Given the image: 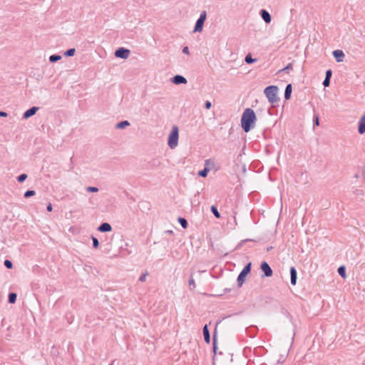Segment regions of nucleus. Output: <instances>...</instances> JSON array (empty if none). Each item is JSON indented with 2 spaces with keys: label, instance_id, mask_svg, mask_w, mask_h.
<instances>
[{
  "label": "nucleus",
  "instance_id": "nucleus-1",
  "mask_svg": "<svg viewBox=\"0 0 365 365\" xmlns=\"http://www.w3.org/2000/svg\"><path fill=\"white\" fill-rule=\"evenodd\" d=\"M257 117L255 111L250 108H246L241 117V126L245 133H248L255 125Z\"/></svg>",
  "mask_w": 365,
  "mask_h": 365
},
{
  "label": "nucleus",
  "instance_id": "nucleus-2",
  "mask_svg": "<svg viewBox=\"0 0 365 365\" xmlns=\"http://www.w3.org/2000/svg\"><path fill=\"white\" fill-rule=\"evenodd\" d=\"M278 87L277 86H269L264 88V93L271 103H276L279 101L277 97Z\"/></svg>",
  "mask_w": 365,
  "mask_h": 365
},
{
  "label": "nucleus",
  "instance_id": "nucleus-3",
  "mask_svg": "<svg viewBox=\"0 0 365 365\" xmlns=\"http://www.w3.org/2000/svg\"><path fill=\"white\" fill-rule=\"evenodd\" d=\"M179 130L178 126L174 125L168 135V144L172 149L175 148L178 143Z\"/></svg>",
  "mask_w": 365,
  "mask_h": 365
},
{
  "label": "nucleus",
  "instance_id": "nucleus-4",
  "mask_svg": "<svg viewBox=\"0 0 365 365\" xmlns=\"http://www.w3.org/2000/svg\"><path fill=\"white\" fill-rule=\"evenodd\" d=\"M251 269H252V263L249 262L244 267L242 270L240 272V274L237 277V286L239 287H241L242 286L243 283L245 281L246 277L247 276V274H249L250 273Z\"/></svg>",
  "mask_w": 365,
  "mask_h": 365
},
{
  "label": "nucleus",
  "instance_id": "nucleus-5",
  "mask_svg": "<svg viewBox=\"0 0 365 365\" xmlns=\"http://www.w3.org/2000/svg\"><path fill=\"white\" fill-rule=\"evenodd\" d=\"M207 18V12L206 11H202L200 13V17L197 20L195 27H194V32H201L203 29V25L205 24V21Z\"/></svg>",
  "mask_w": 365,
  "mask_h": 365
},
{
  "label": "nucleus",
  "instance_id": "nucleus-6",
  "mask_svg": "<svg viewBox=\"0 0 365 365\" xmlns=\"http://www.w3.org/2000/svg\"><path fill=\"white\" fill-rule=\"evenodd\" d=\"M260 269L263 272L262 277H269L273 274V271L267 262H262L260 264Z\"/></svg>",
  "mask_w": 365,
  "mask_h": 365
},
{
  "label": "nucleus",
  "instance_id": "nucleus-7",
  "mask_svg": "<svg viewBox=\"0 0 365 365\" xmlns=\"http://www.w3.org/2000/svg\"><path fill=\"white\" fill-rule=\"evenodd\" d=\"M130 50L128 48H125L124 47H120L115 51V56L117 58H120L122 59H126L128 58L130 55Z\"/></svg>",
  "mask_w": 365,
  "mask_h": 365
},
{
  "label": "nucleus",
  "instance_id": "nucleus-8",
  "mask_svg": "<svg viewBox=\"0 0 365 365\" xmlns=\"http://www.w3.org/2000/svg\"><path fill=\"white\" fill-rule=\"evenodd\" d=\"M171 82L175 85L186 84L187 79L181 75H175L171 78Z\"/></svg>",
  "mask_w": 365,
  "mask_h": 365
},
{
  "label": "nucleus",
  "instance_id": "nucleus-9",
  "mask_svg": "<svg viewBox=\"0 0 365 365\" xmlns=\"http://www.w3.org/2000/svg\"><path fill=\"white\" fill-rule=\"evenodd\" d=\"M38 109L39 108L36 106L30 108L24 113L23 118L28 119L29 118L34 115Z\"/></svg>",
  "mask_w": 365,
  "mask_h": 365
},
{
  "label": "nucleus",
  "instance_id": "nucleus-10",
  "mask_svg": "<svg viewBox=\"0 0 365 365\" xmlns=\"http://www.w3.org/2000/svg\"><path fill=\"white\" fill-rule=\"evenodd\" d=\"M333 56L338 63L342 62L344 58V53L341 50H334L332 52Z\"/></svg>",
  "mask_w": 365,
  "mask_h": 365
},
{
  "label": "nucleus",
  "instance_id": "nucleus-11",
  "mask_svg": "<svg viewBox=\"0 0 365 365\" xmlns=\"http://www.w3.org/2000/svg\"><path fill=\"white\" fill-rule=\"evenodd\" d=\"M210 161H211L210 159L205 160V168L202 169V170H200L198 172V175L200 177L205 178V177L207 176V174H208V173L210 171V169L207 166L210 165Z\"/></svg>",
  "mask_w": 365,
  "mask_h": 365
},
{
  "label": "nucleus",
  "instance_id": "nucleus-12",
  "mask_svg": "<svg viewBox=\"0 0 365 365\" xmlns=\"http://www.w3.org/2000/svg\"><path fill=\"white\" fill-rule=\"evenodd\" d=\"M297 272L294 267H290V282L291 284L294 286L297 284Z\"/></svg>",
  "mask_w": 365,
  "mask_h": 365
},
{
  "label": "nucleus",
  "instance_id": "nucleus-13",
  "mask_svg": "<svg viewBox=\"0 0 365 365\" xmlns=\"http://www.w3.org/2000/svg\"><path fill=\"white\" fill-rule=\"evenodd\" d=\"M358 132L361 135L365 133V113L361 116L359 121Z\"/></svg>",
  "mask_w": 365,
  "mask_h": 365
},
{
  "label": "nucleus",
  "instance_id": "nucleus-14",
  "mask_svg": "<svg viewBox=\"0 0 365 365\" xmlns=\"http://www.w3.org/2000/svg\"><path fill=\"white\" fill-rule=\"evenodd\" d=\"M259 14H260L262 19L264 21V22L266 24H269L271 22V21H272L271 15L267 10L262 9L259 11Z\"/></svg>",
  "mask_w": 365,
  "mask_h": 365
},
{
  "label": "nucleus",
  "instance_id": "nucleus-15",
  "mask_svg": "<svg viewBox=\"0 0 365 365\" xmlns=\"http://www.w3.org/2000/svg\"><path fill=\"white\" fill-rule=\"evenodd\" d=\"M98 230L101 232H107L112 230V227L108 222H103L98 227Z\"/></svg>",
  "mask_w": 365,
  "mask_h": 365
},
{
  "label": "nucleus",
  "instance_id": "nucleus-16",
  "mask_svg": "<svg viewBox=\"0 0 365 365\" xmlns=\"http://www.w3.org/2000/svg\"><path fill=\"white\" fill-rule=\"evenodd\" d=\"M204 340L207 344L210 343V334L207 324H205L202 328Z\"/></svg>",
  "mask_w": 365,
  "mask_h": 365
},
{
  "label": "nucleus",
  "instance_id": "nucleus-17",
  "mask_svg": "<svg viewBox=\"0 0 365 365\" xmlns=\"http://www.w3.org/2000/svg\"><path fill=\"white\" fill-rule=\"evenodd\" d=\"M257 327L255 326H250L246 329V333L250 337H255L257 334Z\"/></svg>",
  "mask_w": 365,
  "mask_h": 365
},
{
  "label": "nucleus",
  "instance_id": "nucleus-18",
  "mask_svg": "<svg viewBox=\"0 0 365 365\" xmlns=\"http://www.w3.org/2000/svg\"><path fill=\"white\" fill-rule=\"evenodd\" d=\"M292 91V84H287L285 88L284 91V98L285 100H289L291 98Z\"/></svg>",
  "mask_w": 365,
  "mask_h": 365
},
{
  "label": "nucleus",
  "instance_id": "nucleus-19",
  "mask_svg": "<svg viewBox=\"0 0 365 365\" xmlns=\"http://www.w3.org/2000/svg\"><path fill=\"white\" fill-rule=\"evenodd\" d=\"M129 125L130 123L128 120H122L116 124L115 128L118 129H124Z\"/></svg>",
  "mask_w": 365,
  "mask_h": 365
},
{
  "label": "nucleus",
  "instance_id": "nucleus-20",
  "mask_svg": "<svg viewBox=\"0 0 365 365\" xmlns=\"http://www.w3.org/2000/svg\"><path fill=\"white\" fill-rule=\"evenodd\" d=\"M17 294L15 292H10L8 296V302L10 304H14L16 302Z\"/></svg>",
  "mask_w": 365,
  "mask_h": 365
},
{
  "label": "nucleus",
  "instance_id": "nucleus-21",
  "mask_svg": "<svg viewBox=\"0 0 365 365\" xmlns=\"http://www.w3.org/2000/svg\"><path fill=\"white\" fill-rule=\"evenodd\" d=\"M212 341H213V343H212L213 344L212 351H213L214 354H216L217 349V331H216V330L215 331V332L213 334Z\"/></svg>",
  "mask_w": 365,
  "mask_h": 365
},
{
  "label": "nucleus",
  "instance_id": "nucleus-22",
  "mask_svg": "<svg viewBox=\"0 0 365 365\" xmlns=\"http://www.w3.org/2000/svg\"><path fill=\"white\" fill-rule=\"evenodd\" d=\"M178 221L182 228L186 229L187 227L188 223L185 218L180 217H178Z\"/></svg>",
  "mask_w": 365,
  "mask_h": 365
},
{
  "label": "nucleus",
  "instance_id": "nucleus-23",
  "mask_svg": "<svg viewBox=\"0 0 365 365\" xmlns=\"http://www.w3.org/2000/svg\"><path fill=\"white\" fill-rule=\"evenodd\" d=\"M338 273L342 277V278H346V267L344 265H341L340 266L339 268H338Z\"/></svg>",
  "mask_w": 365,
  "mask_h": 365
},
{
  "label": "nucleus",
  "instance_id": "nucleus-24",
  "mask_svg": "<svg viewBox=\"0 0 365 365\" xmlns=\"http://www.w3.org/2000/svg\"><path fill=\"white\" fill-rule=\"evenodd\" d=\"M61 59V56L58 55V54H53V55L50 56V57H49V61L51 63H56Z\"/></svg>",
  "mask_w": 365,
  "mask_h": 365
},
{
  "label": "nucleus",
  "instance_id": "nucleus-25",
  "mask_svg": "<svg viewBox=\"0 0 365 365\" xmlns=\"http://www.w3.org/2000/svg\"><path fill=\"white\" fill-rule=\"evenodd\" d=\"M245 61L247 63V64H251V63H253L257 61V58H253L252 57V55L250 53L247 54L246 56H245Z\"/></svg>",
  "mask_w": 365,
  "mask_h": 365
},
{
  "label": "nucleus",
  "instance_id": "nucleus-26",
  "mask_svg": "<svg viewBox=\"0 0 365 365\" xmlns=\"http://www.w3.org/2000/svg\"><path fill=\"white\" fill-rule=\"evenodd\" d=\"M210 210L212 212V214L215 215L216 218L220 217V214L219 211L217 210V207L215 205H212L210 207Z\"/></svg>",
  "mask_w": 365,
  "mask_h": 365
},
{
  "label": "nucleus",
  "instance_id": "nucleus-27",
  "mask_svg": "<svg viewBox=\"0 0 365 365\" xmlns=\"http://www.w3.org/2000/svg\"><path fill=\"white\" fill-rule=\"evenodd\" d=\"M75 53H76V49L74 48H69L64 53V56H67V57H71V56H74Z\"/></svg>",
  "mask_w": 365,
  "mask_h": 365
},
{
  "label": "nucleus",
  "instance_id": "nucleus-28",
  "mask_svg": "<svg viewBox=\"0 0 365 365\" xmlns=\"http://www.w3.org/2000/svg\"><path fill=\"white\" fill-rule=\"evenodd\" d=\"M35 194H36V192L34 190H29L24 192V197L25 198H29L31 196L35 195Z\"/></svg>",
  "mask_w": 365,
  "mask_h": 365
},
{
  "label": "nucleus",
  "instance_id": "nucleus-29",
  "mask_svg": "<svg viewBox=\"0 0 365 365\" xmlns=\"http://www.w3.org/2000/svg\"><path fill=\"white\" fill-rule=\"evenodd\" d=\"M27 178H28V175L26 173L21 174L20 175H19L17 177V181L21 183V182H24Z\"/></svg>",
  "mask_w": 365,
  "mask_h": 365
},
{
  "label": "nucleus",
  "instance_id": "nucleus-30",
  "mask_svg": "<svg viewBox=\"0 0 365 365\" xmlns=\"http://www.w3.org/2000/svg\"><path fill=\"white\" fill-rule=\"evenodd\" d=\"M91 239H92V241H93V248L97 249L99 247V241H98V240L96 237H94V236H92Z\"/></svg>",
  "mask_w": 365,
  "mask_h": 365
},
{
  "label": "nucleus",
  "instance_id": "nucleus-31",
  "mask_svg": "<svg viewBox=\"0 0 365 365\" xmlns=\"http://www.w3.org/2000/svg\"><path fill=\"white\" fill-rule=\"evenodd\" d=\"M293 68V63H288L283 69H282V71H285L286 73H289L290 70H292Z\"/></svg>",
  "mask_w": 365,
  "mask_h": 365
},
{
  "label": "nucleus",
  "instance_id": "nucleus-32",
  "mask_svg": "<svg viewBox=\"0 0 365 365\" xmlns=\"http://www.w3.org/2000/svg\"><path fill=\"white\" fill-rule=\"evenodd\" d=\"M4 266L9 269H11L13 268V263L11 261H10L9 259H6L4 262Z\"/></svg>",
  "mask_w": 365,
  "mask_h": 365
},
{
  "label": "nucleus",
  "instance_id": "nucleus-33",
  "mask_svg": "<svg viewBox=\"0 0 365 365\" xmlns=\"http://www.w3.org/2000/svg\"><path fill=\"white\" fill-rule=\"evenodd\" d=\"M88 192H97L98 191V188L97 187L88 186L86 188Z\"/></svg>",
  "mask_w": 365,
  "mask_h": 365
},
{
  "label": "nucleus",
  "instance_id": "nucleus-34",
  "mask_svg": "<svg viewBox=\"0 0 365 365\" xmlns=\"http://www.w3.org/2000/svg\"><path fill=\"white\" fill-rule=\"evenodd\" d=\"M257 241H258L257 240H255V239H245V240H242L237 247L242 245L244 243H245L247 242H257Z\"/></svg>",
  "mask_w": 365,
  "mask_h": 365
},
{
  "label": "nucleus",
  "instance_id": "nucleus-35",
  "mask_svg": "<svg viewBox=\"0 0 365 365\" xmlns=\"http://www.w3.org/2000/svg\"><path fill=\"white\" fill-rule=\"evenodd\" d=\"M331 76H332V71H331V69L327 70V71H326V73H325V78H329V79H331Z\"/></svg>",
  "mask_w": 365,
  "mask_h": 365
},
{
  "label": "nucleus",
  "instance_id": "nucleus-36",
  "mask_svg": "<svg viewBox=\"0 0 365 365\" xmlns=\"http://www.w3.org/2000/svg\"><path fill=\"white\" fill-rule=\"evenodd\" d=\"M322 84L324 87H328L330 85V79L324 78Z\"/></svg>",
  "mask_w": 365,
  "mask_h": 365
},
{
  "label": "nucleus",
  "instance_id": "nucleus-37",
  "mask_svg": "<svg viewBox=\"0 0 365 365\" xmlns=\"http://www.w3.org/2000/svg\"><path fill=\"white\" fill-rule=\"evenodd\" d=\"M319 125V118L318 115L314 117V126Z\"/></svg>",
  "mask_w": 365,
  "mask_h": 365
},
{
  "label": "nucleus",
  "instance_id": "nucleus-38",
  "mask_svg": "<svg viewBox=\"0 0 365 365\" xmlns=\"http://www.w3.org/2000/svg\"><path fill=\"white\" fill-rule=\"evenodd\" d=\"M148 275V273H145V274H143L140 277H139V281L140 282H145V279H146V277Z\"/></svg>",
  "mask_w": 365,
  "mask_h": 365
},
{
  "label": "nucleus",
  "instance_id": "nucleus-39",
  "mask_svg": "<svg viewBox=\"0 0 365 365\" xmlns=\"http://www.w3.org/2000/svg\"><path fill=\"white\" fill-rule=\"evenodd\" d=\"M189 284L191 286L192 285V289H195V280L194 279L192 278V277H191L189 279Z\"/></svg>",
  "mask_w": 365,
  "mask_h": 365
},
{
  "label": "nucleus",
  "instance_id": "nucleus-40",
  "mask_svg": "<svg viewBox=\"0 0 365 365\" xmlns=\"http://www.w3.org/2000/svg\"><path fill=\"white\" fill-rule=\"evenodd\" d=\"M205 107L206 109H210V108L212 107V103L210 101H207L205 103Z\"/></svg>",
  "mask_w": 365,
  "mask_h": 365
},
{
  "label": "nucleus",
  "instance_id": "nucleus-41",
  "mask_svg": "<svg viewBox=\"0 0 365 365\" xmlns=\"http://www.w3.org/2000/svg\"><path fill=\"white\" fill-rule=\"evenodd\" d=\"M182 53L185 54H189V48L187 46H185L182 48Z\"/></svg>",
  "mask_w": 365,
  "mask_h": 365
},
{
  "label": "nucleus",
  "instance_id": "nucleus-42",
  "mask_svg": "<svg viewBox=\"0 0 365 365\" xmlns=\"http://www.w3.org/2000/svg\"><path fill=\"white\" fill-rule=\"evenodd\" d=\"M46 210L48 212H51L52 210H53V207H52V205L51 203H49L47 207H46Z\"/></svg>",
  "mask_w": 365,
  "mask_h": 365
},
{
  "label": "nucleus",
  "instance_id": "nucleus-43",
  "mask_svg": "<svg viewBox=\"0 0 365 365\" xmlns=\"http://www.w3.org/2000/svg\"><path fill=\"white\" fill-rule=\"evenodd\" d=\"M8 115L7 113L0 110V117H6Z\"/></svg>",
  "mask_w": 365,
  "mask_h": 365
},
{
  "label": "nucleus",
  "instance_id": "nucleus-44",
  "mask_svg": "<svg viewBox=\"0 0 365 365\" xmlns=\"http://www.w3.org/2000/svg\"><path fill=\"white\" fill-rule=\"evenodd\" d=\"M362 175H363V178H364V180H365V166H364V170H363Z\"/></svg>",
  "mask_w": 365,
  "mask_h": 365
},
{
  "label": "nucleus",
  "instance_id": "nucleus-45",
  "mask_svg": "<svg viewBox=\"0 0 365 365\" xmlns=\"http://www.w3.org/2000/svg\"><path fill=\"white\" fill-rule=\"evenodd\" d=\"M230 290H231L230 289H225L224 293H227V292H230Z\"/></svg>",
  "mask_w": 365,
  "mask_h": 365
},
{
  "label": "nucleus",
  "instance_id": "nucleus-46",
  "mask_svg": "<svg viewBox=\"0 0 365 365\" xmlns=\"http://www.w3.org/2000/svg\"><path fill=\"white\" fill-rule=\"evenodd\" d=\"M165 232L168 233V234H172L173 231L172 230H167V231H165Z\"/></svg>",
  "mask_w": 365,
  "mask_h": 365
},
{
  "label": "nucleus",
  "instance_id": "nucleus-47",
  "mask_svg": "<svg viewBox=\"0 0 365 365\" xmlns=\"http://www.w3.org/2000/svg\"><path fill=\"white\" fill-rule=\"evenodd\" d=\"M127 254H128V255L130 254V251H128V252H127Z\"/></svg>",
  "mask_w": 365,
  "mask_h": 365
}]
</instances>
